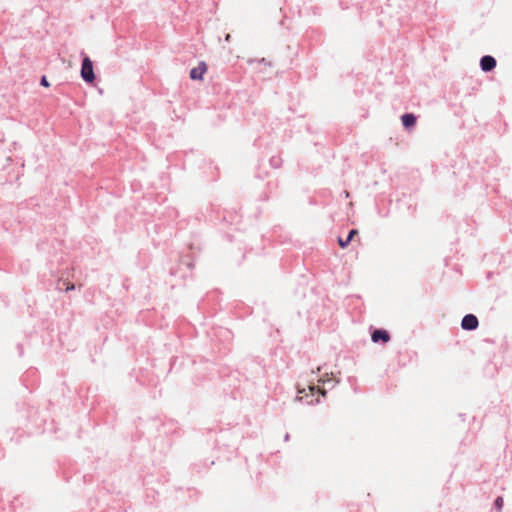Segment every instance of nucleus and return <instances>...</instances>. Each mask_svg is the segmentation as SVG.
<instances>
[{
    "mask_svg": "<svg viewBox=\"0 0 512 512\" xmlns=\"http://www.w3.org/2000/svg\"><path fill=\"white\" fill-rule=\"evenodd\" d=\"M401 119L403 126L407 129L413 127L417 120L416 116L412 113H406L402 115Z\"/></svg>",
    "mask_w": 512,
    "mask_h": 512,
    "instance_id": "6",
    "label": "nucleus"
},
{
    "mask_svg": "<svg viewBox=\"0 0 512 512\" xmlns=\"http://www.w3.org/2000/svg\"><path fill=\"white\" fill-rule=\"evenodd\" d=\"M309 390H310L311 394H314L315 391L320 392L323 396H325V394H326V391L324 389H319V388L315 387L314 385H310Z\"/></svg>",
    "mask_w": 512,
    "mask_h": 512,
    "instance_id": "8",
    "label": "nucleus"
},
{
    "mask_svg": "<svg viewBox=\"0 0 512 512\" xmlns=\"http://www.w3.org/2000/svg\"><path fill=\"white\" fill-rule=\"evenodd\" d=\"M229 39H230V35L228 34V35L226 36V41H229Z\"/></svg>",
    "mask_w": 512,
    "mask_h": 512,
    "instance_id": "15",
    "label": "nucleus"
},
{
    "mask_svg": "<svg viewBox=\"0 0 512 512\" xmlns=\"http://www.w3.org/2000/svg\"><path fill=\"white\" fill-rule=\"evenodd\" d=\"M23 382H24L25 387L28 388V384H26V379H23Z\"/></svg>",
    "mask_w": 512,
    "mask_h": 512,
    "instance_id": "13",
    "label": "nucleus"
},
{
    "mask_svg": "<svg viewBox=\"0 0 512 512\" xmlns=\"http://www.w3.org/2000/svg\"><path fill=\"white\" fill-rule=\"evenodd\" d=\"M289 439V434L285 435V440L287 441Z\"/></svg>",
    "mask_w": 512,
    "mask_h": 512,
    "instance_id": "14",
    "label": "nucleus"
},
{
    "mask_svg": "<svg viewBox=\"0 0 512 512\" xmlns=\"http://www.w3.org/2000/svg\"><path fill=\"white\" fill-rule=\"evenodd\" d=\"M494 504H495V507L497 508V510L500 511L502 509V506H503V498L502 497H497Z\"/></svg>",
    "mask_w": 512,
    "mask_h": 512,
    "instance_id": "9",
    "label": "nucleus"
},
{
    "mask_svg": "<svg viewBox=\"0 0 512 512\" xmlns=\"http://www.w3.org/2000/svg\"><path fill=\"white\" fill-rule=\"evenodd\" d=\"M75 289V285L74 284H67L66 288H65V291H72Z\"/></svg>",
    "mask_w": 512,
    "mask_h": 512,
    "instance_id": "12",
    "label": "nucleus"
},
{
    "mask_svg": "<svg viewBox=\"0 0 512 512\" xmlns=\"http://www.w3.org/2000/svg\"><path fill=\"white\" fill-rule=\"evenodd\" d=\"M372 341L377 343L379 341L388 342L390 335L386 330L376 329L371 335Z\"/></svg>",
    "mask_w": 512,
    "mask_h": 512,
    "instance_id": "5",
    "label": "nucleus"
},
{
    "mask_svg": "<svg viewBox=\"0 0 512 512\" xmlns=\"http://www.w3.org/2000/svg\"><path fill=\"white\" fill-rule=\"evenodd\" d=\"M296 400H297V401H301V400H302V397H296Z\"/></svg>",
    "mask_w": 512,
    "mask_h": 512,
    "instance_id": "16",
    "label": "nucleus"
},
{
    "mask_svg": "<svg viewBox=\"0 0 512 512\" xmlns=\"http://www.w3.org/2000/svg\"><path fill=\"white\" fill-rule=\"evenodd\" d=\"M40 84H41L42 86H44V87H49V85H50V84H49V82H48V80H47V78H46L45 76H43V77L41 78Z\"/></svg>",
    "mask_w": 512,
    "mask_h": 512,
    "instance_id": "10",
    "label": "nucleus"
},
{
    "mask_svg": "<svg viewBox=\"0 0 512 512\" xmlns=\"http://www.w3.org/2000/svg\"><path fill=\"white\" fill-rule=\"evenodd\" d=\"M81 77L87 83H92L95 80L93 63L88 56H85L82 60Z\"/></svg>",
    "mask_w": 512,
    "mask_h": 512,
    "instance_id": "1",
    "label": "nucleus"
},
{
    "mask_svg": "<svg viewBox=\"0 0 512 512\" xmlns=\"http://www.w3.org/2000/svg\"><path fill=\"white\" fill-rule=\"evenodd\" d=\"M496 66V60L490 55H485L480 60V67L484 72L493 70Z\"/></svg>",
    "mask_w": 512,
    "mask_h": 512,
    "instance_id": "3",
    "label": "nucleus"
},
{
    "mask_svg": "<svg viewBox=\"0 0 512 512\" xmlns=\"http://www.w3.org/2000/svg\"><path fill=\"white\" fill-rule=\"evenodd\" d=\"M358 233L357 230L355 229H352L350 230V232L348 233V236L346 237L345 240H343L342 238H339L338 239V243L340 245V247L342 248H345L348 246V244L350 243V241L353 239V237Z\"/></svg>",
    "mask_w": 512,
    "mask_h": 512,
    "instance_id": "7",
    "label": "nucleus"
},
{
    "mask_svg": "<svg viewBox=\"0 0 512 512\" xmlns=\"http://www.w3.org/2000/svg\"><path fill=\"white\" fill-rule=\"evenodd\" d=\"M479 325L478 318L473 314H467L462 318L461 327L463 330L472 331Z\"/></svg>",
    "mask_w": 512,
    "mask_h": 512,
    "instance_id": "2",
    "label": "nucleus"
},
{
    "mask_svg": "<svg viewBox=\"0 0 512 512\" xmlns=\"http://www.w3.org/2000/svg\"><path fill=\"white\" fill-rule=\"evenodd\" d=\"M17 350H18V354L19 356H22L23 355V346L22 344H17Z\"/></svg>",
    "mask_w": 512,
    "mask_h": 512,
    "instance_id": "11",
    "label": "nucleus"
},
{
    "mask_svg": "<svg viewBox=\"0 0 512 512\" xmlns=\"http://www.w3.org/2000/svg\"><path fill=\"white\" fill-rule=\"evenodd\" d=\"M207 71V65L205 62H200L197 67L191 69L190 78L192 80H201L204 73Z\"/></svg>",
    "mask_w": 512,
    "mask_h": 512,
    "instance_id": "4",
    "label": "nucleus"
}]
</instances>
